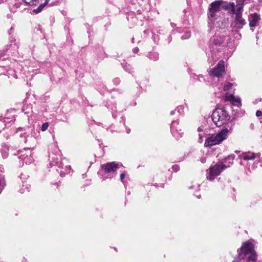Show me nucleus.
I'll return each mask as SVG.
<instances>
[{
    "mask_svg": "<svg viewBox=\"0 0 262 262\" xmlns=\"http://www.w3.org/2000/svg\"><path fill=\"white\" fill-rule=\"evenodd\" d=\"M237 252V256L232 262H257V255L251 242L244 243Z\"/></svg>",
    "mask_w": 262,
    "mask_h": 262,
    "instance_id": "nucleus-1",
    "label": "nucleus"
},
{
    "mask_svg": "<svg viewBox=\"0 0 262 262\" xmlns=\"http://www.w3.org/2000/svg\"><path fill=\"white\" fill-rule=\"evenodd\" d=\"M230 119V116L224 107L215 109L212 114V120L216 126L226 124Z\"/></svg>",
    "mask_w": 262,
    "mask_h": 262,
    "instance_id": "nucleus-2",
    "label": "nucleus"
},
{
    "mask_svg": "<svg viewBox=\"0 0 262 262\" xmlns=\"http://www.w3.org/2000/svg\"><path fill=\"white\" fill-rule=\"evenodd\" d=\"M229 130L227 128L222 129L216 135H212L207 138L205 142V146L210 147L221 143L227 137Z\"/></svg>",
    "mask_w": 262,
    "mask_h": 262,
    "instance_id": "nucleus-3",
    "label": "nucleus"
},
{
    "mask_svg": "<svg viewBox=\"0 0 262 262\" xmlns=\"http://www.w3.org/2000/svg\"><path fill=\"white\" fill-rule=\"evenodd\" d=\"M227 167V166H226L223 164L221 163L220 164H216L210 167L209 169V173L207 177V179L210 181L214 180V178L219 176Z\"/></svg>",
    "mask_w": 262,
    "mask_h": 262,
    "instance_id": "nucleus-4",
    "label": "nucleus"
},
{
    "mask_svg": "<svg viewBox=\"0 0 262 262\" xmlns=\"http://www.w3.org/2000/svg\"><path fill=\"white\" fill-rule=\"evenodd\" d=\"M18 158L26 164H29L33 161L32 150L29 149H24L18 152Z\"/></svg>",
    "mask_w": 262,
    "mask_h": 262,
    "instance_id": "nucleus-5",
    "label": "nucleus"
},
{
    "mask_svg": "<svg viewBox=\"0 0 262 262\" xmlns=\"http://www.w3.org/2000/svg\"><path fill=\"white\" fill-rule=\"evenodd\" d=\"M225 71V63L223 60L219 62L217 66L212 69L210 71V75L212 76L220 77Z\"/></svg>",
    "mask_w": 262,
    "mask_h": 262,
    "instance_id": "nucleus-6",
    "label": "nucleus"
},
{
    "mask_svg": "<svg viewBox=\"0 0 262 262\" xmlns=\"http://www.w3.org/2000/svg\"><path fill=\"white\" fill-rule=\"evenodd\" d=\"M243 0H239L236 6L234 3H230L228 5V7L231 9V11L233 14L236 15H242L243 11Z\"/></svg>",
    "mask_w": 262,
    "mask_h": 262,
    "instance_id": "nucleus-7",
    "label": "nucleus"
},
{
    "mask_svg": "<svg viewBox=\"0 0 262 262\" xmlns=\"http://www.w3.org/2000/svg\"><path fill=\"white\" fill-rule=\"evenodd\" d=\"M120 164L115 162L107 163L101 166L102 169L106 173L114 172L117 169L119 168Z\"/></svg>",
    "mask_w": 262,
    "mask_h": 262,
    "instance_id": "nucleus-8",
    "label": "nucleus"
},
{
    "mask_svg": "<svg viewBox=\"0 0 262 262\" xmlns=\"http://www.w3.org/2000/svg\"><path fill=\"white\" fill-rule=\"evenodd\" d=\"M242 15H236L234 21L233 23V28L237 31L243 28L246 25V20L242 17Z\"/></svg>",
    "mask_w": 262,
    "mask_h": 262,
    "instance_id": "nucleus-9",
    "label": "nucleus"
},
{
    "mask_svg": "<svg viewBox=\"0 0 262 262\" xmlns=\"http://www.w3.org/2000/svg\"><path fill=\"white\" fill-rule=\"evenodd\" d=\"M226 38L227 37L225 35H221L216 33L211 38L210 41L215 45L224 46L226 45Z\"/></svg>",
    "mask_w": 262,
    "mask_h": 262,
    "instance_id": "nucleus-10",
    "label": "nucleus"
},
{
    "mask_svg": "<svg viewBox=\"0 0 262 262\" xmlns=\"http://www.w3.org/2000/svg\"><path fill=\"white\" fill-rule=\"evenodd\" d=\"M225 101H230L233 105L239 107L241 106V99L235 97L232 94H226L224 97Z\"/></svg>",
    "mask_w": 262,
    "mask_h": 262,
    "instance_id": "nucleus-11",
    "label": "nucleus"
},
{
    "mask_svg": "<svg viewBox=\"0 0 262 262\" xmlns=\"http://www.w3.org/2000/svg\"><path fill=\"white\" fill-rule=\"evenodd\" d=\"M260 153H254L251 151L244 152L238 156L240 159L246 161L253 160L255 158H260Z\"/></svg>",
    "mask_w": 262,
    "mask_h": 262,
    "instance_id": "nucleus-12",
    "label": "nucleus"
},
{
    "mask_svg": "<svg viewBox=\"0 0 262 262\" xmlns=\"http://www.w3.org/2000/svg\"><path fill=\"white\" fill-rule=\"evenodd\" d=\"M220 8V4L218 2L212 3L210 5L209 16L213 18L216 13L219 12Z\"/></svg>",
    "mask_w": 262,
    "mask_h": 262,
    "instance_id": "nucleus-13",
    "label": "nucleus"
},
{
    "mask_svg": "<svg viewBox=\"0 0 262 262\" xmlns=\"http://www.w3.org/2000/svg\"><path fill=\"white\" fill-rule=\"evenodd\" d=\"M260 20V16L258 14L254 13L249 16V26L250 27H255L258 25V23Z\"/></svg>",
    "mask_w": 262,
    "mask_h": 262,
    "instance_id": "nucleus-14",
    "label": "nucleus"
},
{
    "mask_svg": "<svg viewBox=\"0 0 262 262\" xmlns=\"http://www.w3.org/2000/svg\"><path fill=\"white\" fill-rule=\"evenodd\" d=\"M178 125V122L177 121H173L171 123V132L172 134L174 137H175L177 138H178L182 136V133L178 132V129L177 128V125Z\"/></svg>",
    "mask_w": 262,
    "mask_h": 262,
    "instance_id": "nucleus-15",
    "label": "nucleus"
},
{
    "mask_svg": "<svg viewBox=\"0 0 262 262\" xmlns=\"http://www.w3.org/2000/svg\"><path fill=\"white\" fill-rule=\"evenodd\" d=\"M232 86V84L230 82H227L226 83H225L224 85L223 90L224 92H226V94H227V93L228 94H230V90L231 89Z\"/></svg>",
    "mask_w": 262,
    "mask_h": 262,
    "instance_id": "nucleus-16",
    "label": "nucleus"
},
{
    "mask_svg": "<svg viewBox=\"0 0 262 262\" xmlns=\"http://www.w3.org/2000/svg\"><path fill=\"white\" fill-rule=\"evenodd\" d=\"M49 1L50 0H46V2H45V3L43 4L40 5L38 7V8H37L36 9L34 10V12L36 13H38L40 12L42 10V9L44 8L45 6L48 3Z\"/></svg>",
    "mask_w": 262,
    "mask_h": 262,
    "instance_id": "nucleus-17",
    "label": "nucleus"
},
{
    "mask_svg": "<svg viewBox=\"0 0 262 262\" xmlns=\"http://www.w3.org/2000/svg\"><path fill=\"white\" fill-rule=\"evenodd\" d=\"M8 148L7 146H4L1 149V152L4 158H6L8 156Z\"/></svg>",
    "mask_w": 262,
    "mask_h": 262,
    "instance_id": "nucleus-18",
    "label": "nucleus"
},
{
    "mask_svg": "<svg viewBox=\"0 0 262 262\" xmlns=\"http://www.w3.org/2000/svg\"><path fill=\"white\" fill-rule=\"evenodd\" d=\"M26 4L29 5H36L38 2V0H23Z\"/></svg>",
    "mask_w": 262,
    "mask_h": 262,
    "instance_id": "nucleus-19",
    "label": "nucleus"
},
{
    "mask_svg": "<svg viewBox=\"0 0 262 262\" xmlns=\"http://www.w3.org/2000/svg\"><path fill=\"white\" fill-rule=\"evenodd\" d=\"M235 156L234 155H230L228 156L226 159H225V162L229 161V162L231 164H232L233 163V160L234 159Z\"/></svg>",
    "mask_w": 262,
    "mask_h": 262,
    "instance_id": "nucleus-20",
    "label": "nucleus"
},
{
    "mask_svg": "<svg viewBox=\"0 0 262 262\" xmlns=\"http://www.w3.org/2000/svg\"><path fill=\"white\" fill-rule=\"evenodd\" d=\"M190 37V33L189 32H186L181 36V38L182 39H186L189 38Z\"/></svg>",
    "mask_w": 262,
    "mask_h": 262,
    "instance_id": "nucleus-21",
    "label": "nucleus"
},
{
    "mask_svg": "<svg viewBox=\"0 0 262 262\" xmlns=\"http://www.w3.org/2000/svg\"><path fill=\"white\" fill-rule=\"evenodd\" d=\"M49 127V123L48 122H46L42 124L41 126V130L44 132Z\"/></svg>",
    "mask_w": 262,
    "mask_h": 262,
    "instance_id": "nucleus-22",
    "label": "nucleus"
},
{
    "mask_svg": "<svg viewBox=\"0 0 262 262\" xmlns=\"http://www.w3.org/2000/svg\"><path fill=\"white\" fill-rule=\"evenodd\" d=\"M172 168L174 172H177V171L179 170V166L175 165L172 166Z\"/></svg>",
    "mask_w": 262,
    "mask_h": 262,
    "instance_id": "nucleus-23",
    "label": "nucleus"
},
{
    "mask_svg": "<svg viewBox=\"0 0 262 262\" xmlns=\"http://www.w3.org/2000/svg\"><path fill=\"white\" fill-rule=\"evenodd\" d=\"M256 115L257 117H259V116H262V113L260 111H257L256 112Z\"/></svg>",
    "mask_w": 262,
    "mask_h": 262,
    "instance_id": "nucleus-24",
    "label": "nucleus"
},
{
    "mask_svg": "<svg viewBox=\"0 0 262 262\" xmlns=\"http://www.w3.org/2000/svg\"><path fill=\"white\" fill-rule=\"evenodd\" d=\"M124 178H125V174L124 173H121L120 174V180H121V181H123Z\"/></svg>",
    "mask_w": 262,
    "mask_h": 262,
    "instance_id": "nucleus-25",
    "label": "nucleus"
},
{
    "mask_svg": "<svg viewBox=\"0 0 262 262\" xmlns=\"http://www.w3.org/2000/svg\"><path fill=\"white\" fill-rule=\"evenodd\" d=\"M139 49L138 48H135L133 49V52L134 53H137L139 52Z\"/></svg>",
    "mask_w": 262,
    "mask_h": 262,
    "instance_id": "nucleus-26",
    "label": "nucleus"
},
{
    "mask_svg": "<svg viewBox=\"0 0 262 262\" xmlns=\"http://www.w3.org/2000/svg\"><path fill=\"white\" fill-rule=\"evenodd\" d=\"M201 161L202 162V163H204L206 162V159L205 158H202L201 159Z\"/></svg>",
    "mask_w": 262,
    "mask_h": 262,
    "instance_id": "nucleus-27",
    "label": "nucleus"
},
{
    "mask_svg": "<svg viewBox=\"0 0 262 262\" xmlns=\"http://www.w3.org/2000/svg\"><path fill=\"white\" fill-rule=\"evenodd\" d=\"M259 159V162L260 164V165L262 166V157L261 158H258Z\"/></svg>",
    "mask_w": 262,
    "mask_h": 262,
    "instance_id": "nucleus-28",
    "label": "nucleus"
},
{
    "mask_svg": "<svg viewBox=\"0 0 262 262\" xmlns=\"http://www.w3.org/2000/svg\"><path fill=\"white\" fill-rule=\"evenodd\" d=\"M13 30V28H12V27H11V28H10V30L9 31V34L10 35L11 34V32H12Z\"/></svg>",
    "mask_w": 262,
    "mask_h": 262,
    "instance_id": "nucleus-29",
    "label": "nucleus"
},
{
    "mask_svg": "<svg viewBox=\"0 0 262 262\" xmlns=\"http://www.w3.org/2000/svg\"><path fill=\"white\" fill-rule=\"evenodd\" d=\"M202 130H203V129L201 127H199L198 128V131L199 132H202Z\"/></svg>",
    "mask_w": 262,
    "mask_h": 262,
    "instance_id": "nucleus-30",
    "label": "nucleus"
},
{
    "mask_svg": "<svg viewBox=\"0 0 262 262\" xmlns=\"http://www.w3.org/2000/svg\"><path fill=\"white\" fill-rule=\"evenodd\" d=\"M258 2L260 4H262V0H258Z\"/></svg>",
    "mask_w": 262,
    "mask_h": 262,
    "instance_id": "nucleus-31",
    "label": "nucleus"
},
{
    "mask_svg": "<svg viewBox=\"0 0 262 262\" xmlns=\"http://www.w3.org/2000/svg\"><path fill=\"white\" fill-rule=\"evenodd\" d=\"M4 55L3 54H0V58L2 57Z\"/></svg>",
    "mask_w": 262,
    "mask_h": 262,
    "instance_id": "nucleus-32",
    "label": "nucleus"
},
{
    "mask_svg": "<svg viewBox=\"0 0 262 262\" xmlns=\"http://www.w3.org/2000/svg\"><path fill=\"white\" fill-rule=\"evenodd\" d=\"M171 115H173V111H171Z\"/></svg>",
    "mask_w": 262,
    "mask_h": 262,
    "instance_id": "nucleus-33",
    "label": "nucleus"
},
{
    "mask_svg": "<svg viewBox=\"0 0 262 262\" xmlns=\"http://www.w3.org/2000/svg\"><path fill=\"white\" fill-rule=\"evenodd\" d=\"M199 136H200V139H202V136H201L200 134L199 135Z\"/></svg>",
    "mask_w": 262,
    "mask_h": 262,
    "instance_id": "nucleus-34",
    "label": "nucleus"
},
{
    "mask_svg": "<svg viewBox=\"0 0 262 262\" xmlns=\"http://www.w3.org/2000/svg\"><path fill=\"white\" fill-rule=\"evenodd\" d=\"M235 152L236 153H238L239 151H237V150H236Z\"/></svg>",
    "mask_w": 262,
    "mask_h": 262,
    "instance_id": "nucleus-35",
    "label": "nucleus"
},
{
    "mask_svg": "<svg viewBox=\"0 0 262 262\" xmlns=\"http://www.w3.org/2000/svg\"><path fill=\"white\" fill-rule=\"evenodd\" d=\"M24 142H26V138H25Z\"/></svg>",
    "mask_w": 262,
    "mask_h": 262,
    "instance_id": "nucleus-36",
    "label": "nucleus"
},
{
    "mask_svg": "<svg viewBox=\"0 0 262 262\" xmlns=\"http://www.w3.org/2000/svg\"><path fill=\"white\" fill-rule=\"evenodd\" d=\"M63 174V173H60V175L62 176Z\"/></svg>",
    "mask_w": 262,
    "mask_h": 262,
    "instance_id": "nucleus-37",
    "label": "nucleus"
},
{
    "mask_svg": "<svg viewBox=\"0 0 262 262\" xmlns=\"http://www.w3.org/2000/svg\"><path fill=\"white\" fill-rule=\"evenodd\" d=\"M63 174V173H60V175L62 176Z\"/></svg>",
    "mask_w": 262,
    "mask_h": 262,
    "instance_id": "nucleus-38",
    "label": "nucleus"
}]
</instances>
